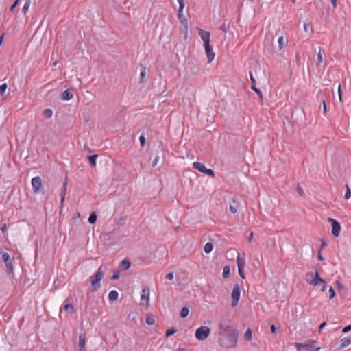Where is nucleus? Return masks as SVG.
Here are the masks:
<instances>
[{
  "label": "nucleus",
  "mask_w": 351,
  "mask_h": 351,
  "mask_svg": "<svg viewBox=\"0 0 351 351\" xmlns=\"http://www.w3.org/2000/svg\"><path fill=\"white\" fill-rule=\"evenodd\" d=\"M238 341V332L219 335V343L225 348H234Z\"/></svg>",
  "instance_id": "obj_1"
},
{
  "label": "nucleus",
  "mask_w": 351,
  "mask_h": 351,
  "mask_svg": "<svg viewBox=\"0 0 351 351\" xmlns=\"http://www.w3.org/2000/svg\"><path fill=\"white\" fill-rule=\"evenodd\" d=\"M219 335L238 332L237 328L231 325L230 321L228 319L220 320L219 323Z\"/></svg>",
  "instance_id": "obj_2"
},
{
  "label": "nucleus",
  "mask_w": 351,
  "mask_h": 351,
  "mask_svg": "<svg viewBox=\"0 0 351 351\" xmlns=\"http://www.w3.org/2000/svg\"><path fill=\"white\" fill-rule=\"evenodd\" d=\"M305 279L308 285L313 286L319 285L320 282H322V278H320L318 271H316L315 274L312 271L308 272Z\"/></svg>",
  "instance_id": "obj_3"
},
{
  "label": "nucleus",
  "mask_w": 351,
  "mask_h": 351,
  "mask_svg": "<svg viewBox=\"0 0 351 351\" xmlns=\"http://www.w3.org/2000/svg\"><path fill=\"white\" fill-rule=\"evenodd\" d=\"M210 334V329L206 326H202L197 328L195 337L199 341H204L206 339Z\"/></svg>",
  "instance_id": "obj_4"
},
{
  "label": "nucleus",
  "mask_w": 351,
  "mask_h": 351,
  "mask_svg": "<svg viewBox=\"0 0 351 351\" xmlns=\"http://www.w3.org/2000/svg\"><path fill=\"white\" fill-rule=\"evenodd\" d=\"M75 312L74 307L73 304L69 301V299H66L64 304L62 305V307L60 310V317L62 318V315L64 314L65 317H67L68 315L73 314Z\"/></svg>",
  "instance_id": "obj_5"
},
{
  "label": "nucleus",
  "mask_w": 351,
  "mask_h": 351,
  "mask_svg": "<svg viewBox=\"0 0 351 351\" xmlns=\"http://www.w3.org/2000/svg\"><path fill=\"white\" fill-rule=\"evenodd\" d=\"M241 295V290L239 285H234L231 293V305L236 307L238 305Z\"/></svg>",
  "instance_id": "obj_6"
},
{
  "label": "nucleus",
  "mask_w": 351,
  "mask_h": 351,
  "mask_svg": "<svg viewBox=\"0 0 351 351\" xmlns=\"http://www.w3.org/2000/svg\"><path fill=\"white\" fill-rule=\"evenodd\" d=\"M193 167L194 169L199 171L201 173H203L206 175L210 176L212 178L215 177V173L213 171L210 169H208L206 167V166L201 162H195L193 164Z\"/></svg>",
  "instance_id": "obj_7"
},
{
  "label": "nucleus",
  "mask_w": 351,
  "mask_h": 351,
  "mask_svg": "<svg viewBox=\"0 0 351 351\" xmlns=\"http://www.w3.org/2000/svg\"><path fill=\"white\" fill-rule=\"evenodd\" d=\"M0 254H1V258L3 261L5 263L6 266V271L8 274L13 273V266L12 263V261L10 259V255L7 252H3L0 251Z\"/></svg>",
  "instance_id": "obj_8"
},
{
  "label": "nucleus",
  "mask_w": 351,
  "mask_h": 351,
  "mask_svg": "<svg viewBox=\"0 0 351 351\" xmlns=\"http://www.w3.org/2000/svg\"><path fill=\"white\" fill-rule=\"evenodd\" d=\"M328 221L331 223L332 226V234L335 237H339L341 229L340 223L337 220L330 217L328 218Z\"/></svg>",
  "instance_id": "obj_9"
},
{
  "label": "nucleus",
  "mask_w": 351,
  "mask_h": 351,
  "mask_svg": "<svg viewBox=\"0 0 351 351\" xmlns=\"http://www.w3.org/2000/svg\"><path fill=\"white\" fill-rule=\"evenodd\" d=\"M103 272L101 271V269L100 267L91 279V285L95 290H97L100 287V281L103 277Z\"/></svg>",
  "instance_id": "obj_10"
},
{
  "label": "nucleus",
  "mask_w": 351,
  "mask_h": 351,
  "mask_svg": "<svg viewBox=\"0 0 351 351\" xmlns=\"http://www.w3.org/2000/svg\"><path fill=\"white\" fill-rule=\"evenodd\" d=\"M33 192L38 193L42 187V179L40 176L34 177L31 181Z\"/></svg>",
  "instance_id": "obj_11"
},
{
  "label": "nucleus",
  "mask_w": 351,
  "mask_h": 351,
  "mask_svg": "<svg viewBox=\"0 0 351 351\" xmlns=\"http://www.w3.org/2000/svg\"><path fill=\"white\" fill-rule=\"evenodd\" d=\"M150 291L148 288H144L141 291V304L143 306H148L149 301Z\"/></svg>",
  "instance_id": "obj_12"
},
{
  "label": "nucleus",
  "mask_w": 351,
  "mask_h": 351,
  "mask_svg": "<svg viewBox=\"0 0 351 351\" xmlns=\"http://www.w3.org/2000/svg\"><path fill=\"white\" fill-rule=\"evenodd\" d=\"M296 348L298 351H319L320 350L319 347L313 349V343H297Z\"/></svg>",
  "instance_id": "obj_13"
},
{
  "label": "nucleus",
  "mask_w": 351,
  "mask_h": 351,
  "mask_svg": "<svg viewBox=\"0 0 351 351\" xmlns=\"http://www.w3.org/2000/svg\"><path fill=\"white\" fill-rule=\"evenodd\" d=\"M197 30L198 32L199 36H200L201 39L204 42V45L210 44V34L209 32L203 30L200 28H197Z\"/></svg>",
  "instance_id": "obj_14"
},
{
  "label": "nucleus",
  "mask_w": 351,
  "mask_h": 351,
  "mask_svg": "<svg viewBox=\"0 0 351 351\" xmlns=\"http://www.w3.org/2000/svg\"><path fill=\"white\" fill-rule=\"evenodd\" d=\"M204 46L205 52H206V56L208 58V62L210 63L214 60L215 54V53L213 50V48L210 44L204 45Z\"/></svg>",
  "instance_id": "obj_15"
},
{
  "label": "nucleus",
  "mask_w": 351,
  "mask_h": 351,
  "mask_svg": "<svg viewBox=\"0 0 351 351\" xmlns=\"http://www.w3.org/2000/svg\"><path fill=\"white\" fill-rule=\"evenodd\" d=\"M250 80L252 82V86H251L252 90H254V92H256L260 98H263V94H262L261 91L256 88V80H255L254 77H253L252 73L250 72Z\"/></svg>",
  "instance_id": "obj_16"
},
{
  "label": "nucleus",
  "mask_w": 351,
  "mask_h": 351,
  "mask_svg": "<svg viewBox=\"0 0 351 351\" xmlns=\"http://www.w3.org/2000/svg\"><path fill=\"white\" fill-rule=\"evenodd\" d=\"M85 344H86V334L82 333L79 336L80 351H86Z\"/></svg>",
  "instance_id": "obj_17"
},
{
  "label": "nucleus",
  "mask_w": 351,
  "mask_h": 351,
  "mask_svg": "<svg viewBox=\"0 0 351 351\" xmlns=\"http://www.w3.org/2000/svg\"><path fill=\"white\" fill-rule=\"evenodd\" d=\"M237 263L238 268L240 267H244L245 265V258L244 254H239L238 253L237 258Z\"/></svg>",
  "instance_id": "obj_18"
},
{
  "label": "nucleus",
  "mask_w": 351,
  "mask_h": 351,
  "mask_svg": "<svg viewBox=\"0 0 351 351\" xmlns=\"http://www.w3.org/2000/svg\"><path fill=\"white\" fill-rule=\"evenodd\" d=\"M341 344L339 346V349H343L350 344H351V338L350 337H344L341 339L340 340Z\"/></svg>",
  "instance_id": "obj_19"
},
{
  "label": "nucleus",
  "mask_w": 351,
  "mask_h": 351,
  "mask_svg": "<svg viewBox=\"0 0 351 351\" xmlns=\"http://www.w3.org/2000/svg\"><path fill=\"white\" fill-rule=\"evenodd\" d=\"M130 266V262L126 259L122 260L119 263V268L123 271L128 269Z\"/></svg>",
  "instance_id": "obj_20"
},
{
  "label": "nucleus",
  "mask_w": 351,
  "mask_h": 351,
  "mask_svg": "<svg viewBox=\"0 0 351 351\" xmlns=\"http://www.w3.org/2000/svg\"><path fill=\"white\" fill-rule=\"evenodd\" d=\"M73 97V94L69 90H66L61 94V99L69 101Z\"/></svg>",
  "instance_id": "obj_21"
},
{
  "label": "nucleus",
  "mask_w": 351,
  "mask_h": 351,
  "mask_svg": "<svg viewBox=\"0 0 351 351\" xmlns=\"http://www.w3.org/2000/svg\"><path fill=\"white\" fill-rule=\"evenodd\" d=\"M119 293L117 291L112 290L108 294V298L110 301H115L117 300Z\"/></svg>",
  "instance_id": "obj_22"
},
{
  "label": "nucleus",
  "mask_w": 351,
  "mask_h": 351,
  "mask_svg": "<svg viewBox=\"0 0 351 351\" xmlns=\"http://www.w3.org/2000/svg\"><path fill=\"white\" fill-rule=\"evenodd\" d=\"M66 184H67V182L66 180L64 182V184H63V188H62V192H61V204H63V202H64V200L65 199V196H66Z\"/></svg>",
  "instance_id": "obj_23"
},
{
  "label": "nucleus",
  "mask_w": 351,
  "mask_h": 351,
  "mask_svg": "<svg viewBox=\"0 0 351 351\" xmlns=\"http://www.w3.org/2000/svg\"><path fill=\"white\" fill-rule=\"evenodd\" d=\"M238 204L235 200L232 201V203L230 204L229 208L232 213H236L237 211Z\"/></svg>",
  "instance_id": "obj_24"
},
{
  "label": "nucleus",
  "mask_w": 351,
  "mask_h": 351,
  "mask_svg": "<svg viewBox=\"0 0 351 351\" xmlns=\"http://www.w3.org/2000/svg\"><path fill=\"white\" fill-rule=\"evenodd\" d=\"M278 43L279 50H282L284 48L285 45V38H284V37L282 36H280L278 38Z\"/></svg>",
  "instance_id": "obj_25"
},
{
  "label": "nucleus",
  "mask_w": 351,
  "mask_h": 351,
  "mask_svg": "<svg viewBox=\"0 0 351 351\" xmlns=\"http://www.w3.org/2000/svg\"><path fill=\"white\" fill-rule=\"evenodd\" d=\"M213 249V245L211 243H209V242L206 243L204 247V252L206 254H209L210 252H211Z\"/></svg>",
  "instance_id": "obj_26"
},
{
  "label": "nucleus",
  "mask_w": 351,
  "mask_h": 351,
  "mask_svg": "<svg viewBox=\"0 0 351 351\" xmlns=\"http://www.w3.org/2000/svg\"><path fill=\"white\" fill-rule=\"evenodd\" d=\"M252 330L250 328H247L245 332V334H244V338L245 339V340L247 341H250L252 339Z\"/></svg>",
  "instance_id": "obj_27"
},
{
  "label": "nucleus",
  "mask_w": 351,
  "mask_h": 351,
  "mask_svg": "<svg viewBox=\"0 0 351 351\" xmlns=\"http://www.w3.org/2000/svg\"><path fill=\"white\" fill-rule=\"evenodd\" d=\"M97 216L95 212H92L89 215V223H95L97 220Z\"/></svg>",
  "instance_id": "obj_28"
},
{
  "label": "nucleus",
  "mask_w": 351,
  "mask_h": 351,
  "mask_svg": "<svg viewBox=\"0 0 351 351\" xmlns=\"http://www.w3.org/2000/svg\"><path fill=\"white\" fill-rule=\"evenodd\" d=\"M189 313V310L186 307H183L180 311V315L182 318H185L188 316Z\"/></svg>",
  "instance_id": "obj_29"
},
{
  "label": "nucleus",
  "mask_w": 351,
  "mask_h": 351,
  "mask_svg": "<svg viewBox=\"0 0 351 351\" xmlns=\"http://www.w3.org/2000/svg\"><path fill=\"white\" fill-rule=\"evenodd\" d=\"M43 114L45 118L49 119L52 117L53 111L52 110L47 108L43 111Z\"/></svg>",
  "instance_id": "obj_30"
},
{
  "label": "nucleus",
  "mask_w": 351,
  "mask_h": 351,
  "mask_svg": "<svg viewBox=\"0 0 351 351\" xmlns=\"http://www.w3.org/2000/svg\"><path fill=\"white\" fill-rule=\"evenodd\" d=\"M230 269L228 266L223 267V277L224 278H228L230 276Z\"/></svg>",
  "instance_id": "obj_31"
},
{
  "label": "nucleus",
  "mask_w": 351,
  "mask_h": 351,
  "mask_svg": "<svg viewBox=\"0 0 351 351\" xmlns=\"http://www.w3.org/2000/svg\"><path fill=\"white\" fill-rule=\"evenodd\" d=\"M97 155L94 154L92 156H89V165L91 166H95L96 164V159L97 158Z\"/></svg>",
  "instance_id": "obj_32"
},
{
  "label": "nucleus",
  "mask_w": 351,
  "mask_h": 351,
  "mask_svg": "<svg viewBox=\"0 0 351 351\" xmlns=\"http://www.w3.org/2000/svg\"><path fill=\"white\" fill-rule=\"evenodd\" d=\"M30 4H31V0H25V4H24V5H23V7L22 8V12L24 14H25L26 12L29 8Z\"/></svg>",
  "instance_id": "obj_33"
},
{
  "label": "nucleus",
  "mask_w": 351,
  "mask_h": 351,
  "mask_svg": "<svg viewBox=\"0 0 351 351\" xmlns=\"http://www.w3.org/2000/svg\"><path fill=\"white\" fill-rule=\"evenodd\" d=\"M146 75V68L145 67H141V73H140V82H142L144 80V77Z\"/></svg>",
  "instance_id": "obj_34"
},
{
  "label": "nucleus",
  "mask_w": 351,
  "mask_h": 351,
  "mask_svg": "<svg viewBox=\"0 0 351 351\" xmlns=\"http://www.w3.org/2000/svg\"><path fill=\"white\" fill-rule=\"evenodd\" d=\"M80 220V214L77 213L75 216L73 217V218L71 220V223L73 225L74 223H76L77 221Z\"/></svg>",
  "instance_id": "obj_35"
},
{
  "label": "nucleus",
  "mask_w": 351,
  "mask_h": 351,
  "mask_svg": "<svg viewBox=\"0 0 351 351\" xmlns=\"http://www.w3.org/2000/svg\"><path fill=\"white\" fill-rule=\"evenodd\" d=\"M154 318L152 316H147L146 317V323L148 325H153L154 324Z\"/></svg>",
  "instance_id": "obj_36"
},
{
  "label": "nucleus",
  "mask_w": 351,
  "mask_h": 351,
  "mask_svg": "<svg viewBox=\"0 0 351 351\" xmlns=\"http://www.w3.org/2000/svg\"><path fill=\"white\" fill-rule=\"evenodd\" d=\"M8 88L7 84L3 83L0 86V94L3 95Z\"/></svg>",
  "instance_id": "obj_37"
},
{
  "label": "nucleus",
  "mask_w": 351,
  "mask_h": 351,
  "mask_svg": "<svg viewBox=\"0 0 351 351\" xmlns=\"http://www.w3.org/2000/svg\"><path fill=\"white\" fill-rule=\"evenodd\" d=\"M328 294H329L328 297L330 299H332L335 296V291L332 287H330V289L328 290Z\"/></svg>",
  "instance_id": "obj_38"
},
{
  "label": "nucleus",
  "mask_w": 351,
  "mask_h": 351,
  "mask_svg": "<svg viewBox=\"0 0 351 351\" xmlns=\"http://www.w3.org/2000/svg\"><path fill=\"white\" fill-rule=\"evenodd\" d=\"M176 332V330L173 329V328H171V329H168L166 332H165V336L167 337L172 335L173 334H174Z\"/></svg>",
  "instance_id": "obj_39"
},
{
  "label": "nucleus",
  "mask_w": 351,
  "mask_h": 351,
  "mask_svg": "<svg viewBox=\"0 0 351 351\" xmlns=\"http://www.w3.org/2000/svg\"><path fill=\"white\" fill-rule=\"evenodd\" d=\"M182 31L184 33L185 38L188 36V25L182 26Z\"/></svg>",
  "instance_id": "obj_40"
},
{
  "label": "nucleus",
  "mask_w": 351,
  "mask_h": 351,
  "mask_svg": "<svg viewBox=\"0 0 351 351\" xmlns=\"http://www.w3.org/2000/svg\"><path fill=\"white\" fill-rule=\"evenodd\" d=\"M323 62V57L321 53V50L317 53V64H320Z\"/></svg>",
  "instance_id": "obj_41"
},
{
  "label": "nucleus",
  "mask_w": 351,
  "mask_h": 351,
  "mask_svg": "<svg viewBox=\"0 0 351 351\" xmlns=\"http://www.w3.org/2000/svg\"><path fill=\"white\" fill-rule=\"evenodd\" d=\"M184 8V6H179V9H178V19H181V17H183L182 16V12H183V10Z\"/></svg>",
  "instance_id": "obj_42"
},
{
  "label": "nucleus",
  "mask_w": 351,
  "mask_h": 351,
  "mask_svg": "<svg viewBox=\"0 0 351 351\" xmlns=\"http://www.w3.org/2000/svg\"><path fill=\"white\" fill-rule=\"evenodd\" d=\"M319 285H322V288H321L322 291H324L326 289L327 284H326V282L324 279H322V282H320Z\"/></svg>",
  "instance_id": "obj_43"
},
{
  "label": "nucleus",
  "mask_w": 351,
  "mask_h": 351,
  "mask_svg": "<svg viewBox=\"0 0 351 351\" xmlns=\"http://www.w3.org/2000/svg\"><path fill=\"white\" fill-rule=\"evenodd\" d=\"M351 197V191L350 189L347 186V191L345 193V198L346 199H348Z\"/></svg>",
  "instance_id": "obj_44"
},
{
  "label": "nucleus",
  "mask_w": 351,
  "mask_h": 351,
  "mask_svg": "<svg viewBox=\"0 0 351 351\" xmlns=\"http://www.w3.org/2000/svg\"><path fill=\"white\" fill-rule=\"evenodd\" d=\"M180 21V23L182 25H188V21H187V19L186 18H184V16L183 17H181V19H179Z\"/></svg>",
  "instance_id": "obj_45"
},
{
  "label": "nucleus",
  "mask_w": 351,
  "mask_h": 351,
  "mask_svg": "<svg viewBox=\"0 0 351 351\" xmlns=\"http://www.w3.org/2000/svg\"><path fill=\"white\" fill-rule=\"evenodd\" d=\"M139 141L141 146H144L145 143V138L143 135H141L139 137Z\"/></svg>",
  "instance_id": "obj_46"
},
{
  "label": "nucleus",
  "mask_w": 351,
  "mask_h": 351,
  "mask_svg": "<svg viewBox=\"0 0 351 351\" xmlns=\"http://www.w3.org/2000/svg\"><path fill=\"white\" fill-rule=\"evenodd\" d=\"M173 277H174V274L173 272H169L167 275H166V278L169 280H171L173 279Z\"/></svg>",
  "instance_id": "obj_47"
},
{
  "label": "nucleus",
  "mask_w": 351,
  "mask_h": 351,
  "mask_svg": "<svg viewBox=\"0 0 351 351\" xmlns=\"http://www.w3.org/2000/svg\"><path fill=\"white\" fill-rule=\"evenodd\" d=\"M350 330H351V324L344 327L342 330V332L344 333H346V332H350Z\"/></svg>",
  "instance_id": "obj_48"
},
{
  "label": "nucleus",
  "mask_w": 351,
  "mask_h": 351,
  "mask_svg": "<svg viewBox=\"0 0 351 351\" xmlns=\"http://www.w3.org/2000/svg\"><path fill=\"white\" fill-rule=\"evenodd\" d=\"M243 267L238 268V271H239V274L241 276V278L243 279V278H245V275H244V273L243 271Z\"/></svg>",
  "instance_id": "obj_49"
},
{
  "label": "nucleus",
  "mask_w": 351,
  "mask_h": 351,
  "mask_svg": "<svg viewBox=\"0 0 351 351\" xmlns=\"http://www.w3.org/2000/svg\"><path fill=\"white\" fill-rule=\"evenodd\" d=\"M297 192L300 196H302L304 195V191L299 185H298L297 186Z\"/></svg>",
  "instance_id": "obj_50"
},
{
  "label": "nucleus",
  "mask_w": 351,
  "mask_h": 351,
  "mask_svg": "<svg viewBox=\"0 0 351 351\" xmlns=\"http://www.w3.org/2000/svg\"><path fill=\"white\" fill-rule=\"evenodd\" d=\"M119 278V271H115L114 272L112 276L111 277V279L112 280H116V279H118Z\"/></svg>",
  "instance_id": "obj_51"
},
{
  "label": "nucleus",
  "mask_w": 351,
  "mask_h": 351,
  "mask_svg": "<svg viewBox=\"0 0 351 351\" xmlns=\"http://www.w3.org/2000/svg\"><path fill=\"white\" fill-rule=\"evenodd\" d=\"M324 113L326 114L327 112V106L324 100L322 101Z\"/></svg>",
  "instance_id": "obj_52"
},
{
  "label": "nucleus",
  "mask_w": 351,
  "mask_h": 351,
  "mask_svg": "<svg viewBox=\"0 0 351 351\" xmlns=\"http://www.w3.org/2000/svg\"><path fill=\"white\" fill-rule=\"evenodd\" d=\"M336 285L337 287L340 290L343 289V285L339 281H336Z\"/></svg>",
  "instance_id": "obj_53"
},
{
  "label": "nucleus",
  "mask_w": 351,
  "mask_h": 351,
  "mask_svg": "<svg viewBox=\"0 0 351 351\" xmlns=\"http://www.w3.org/2000/svg\"><path fill=\"white\" fill-rule=\"evenodd\" d=\"M158 160H159V157H158V156H156V157L154 159V160H153V162H152V166H153V167L156 166V165H157V163L158 162Z\"/></svg>",
  "instance_id": "obj_54"
},
{
  "label": "nucleus",
  "mask_w": 351,
  "mask_h": 351,
  "mask_svg": "<svg viewBox=\"0 0 351 351\" xmlns=\"http://www.w3.org/2000/svg\"><path fill=\"white\" fill-rule=\"evenodd\" d=\"M18 3H19V0H16L14 3L12 4V5L10 7V11H12L14 8L18 5Z\"/></svg>",
  "instance_id": "obj_55"
},
{
  "label": "nucleus",
  "mask_w": 351,
  "mask_h": 351,
  "mask_svg": "<svg viewBox=\"0 0 351 351\" xmlns=\"http://www.w3.org/2000/svg\"><path fill=\"white\" fill-rule=\"evenodd\" d=\"M326 325V322H324L323 323H322L319 326V332H321L322 328Z\"/></svg>",
  "instance_id": "obj_56"
},
{
  "label": "nucleus",
  "mask_w": 351,
  "mask_h": 351,
  "mask_svg": "<svg viewBox=\"0 0 351 351\" xmlns=\"http://www.w3.org/2000/svg\"><path fill=\"white\" fill-rule=\"evenodd\" d=\"M271 331L274 334L276 333V327H275V326L274 324L271 325Z\"/></svg>",
  "instance_id": "obj_57"
},
{
  "label": "nucleus",
  "mask_w": 351,
  "mask_h": 351,
  "mask_svg": "<svg viewBox=\"0 0 351 351\" xmlns=\"http://www.w3.org/2000/svg\"><path fill=\"white\" fill-rule=\"evenodd\" d=\"M179 4V6H185L184 0H177Z\"/></svg>",
  "instance_id": "obj_58"
},
{
  "label": "nucleus",
  "mask_w": 351,
  "mask_h": 351,
  "mask_svg": "<svg viewBox=\"0 0 351 351\" xmlns=\"http://www.w3.org/2000/svg\"><path fill=\"white\" fill-rule=\"evenodd\" d=\"M334 8L337 7V0H330Z\"/></svg>",
  "instance_id": "obj_59"
},
{
  "label": "nucleus",
  "mask_w": 351,
  "mask_h": 351,
  "mask_svg": "<svg viewBox=\"0 0 351 351\" xmlns=\"http://www.w3.org/2000/svg\"><path fill=\"white\" fill-rule=\"evenodd\" d=\"M308 24L304 23V29L305 32L308 31Z\"/></svg>",
  "instance_id": "obj_60"
},
{
  "label": "nucleus",
  "mask_w": 351,
  "mask_h": 351,
  "mask_svg": "<svg viewBox=\"0 0 351 351\" xmlns=\"http://www.w3.org/2000/svg\"><path fill=\"white\" fill-rule=\"evenodd\" d=\"M338 93H339V100L341 101V91H340V85H339V86H338Z\"/></svg>",
  "instance_id": "obj_61"
},
{
  "label": "nucleus",
  "mask_w": 351,
  "mask_h": 351,
  "mask_svg": "<svg viewBox=\"0 0 351 351\" xmlns=\"http://www.w3.org/2000/svg\"><path fill=\"white\" fill-rule=\"evenodd\" d=\"M5 229H6V225H5V224H3V225L1 227V230L2 232H4Z\"/></svg>",
  "instance_id": "obj_62"
},
{
  "label": "nucleus",
  "mask_w": 351,
  "mask_h": 351,
  "mask_svg": "<svg viewBox=\"0 0 351 351\" xmlns=\"http://www.w3.org/2000/svg\"><path fill=\"white\" fill-rule=\"evenodd\" d=\"M252 238H253V233L251 232L248 237L249 241H251L252 240Z\"/></svg>",
  "instance_id": "obj_63"
},
{
  "label": "nucleus",
  "mask_w": 351,
  "mask_h": 351,
  "mask_svg": "<svg viewBox=\"0 0 351 351\" xmlns=\"http://www.w3.org/2000/svg\"><path fill=\"white\" fill-rule=\"evenodd\" d=\"M220 29L223 32H226V27L225 25H222L221 27H220Z\"/></svg>",
  "instance_id": "obj_64"
}]
</instances>
